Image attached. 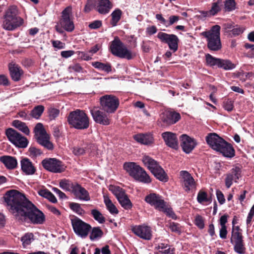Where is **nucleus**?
Segmentation results:
<instances>
[{
    "label": "nucleus",
    "mask_w": 254,
    "mask_h": 254,
    "mask_svg": "<svg viewBox=\"0 0 254 254\" xmlns=\"http://www.w3.org/2000/svg\"><path fill=\"white\" fill-rule=\"evenodd\" d=\"M180 119V114L174 111L165 110L160 115V120L163 123L162 126H169L175 124Z\"/></svg>",
    "instance_id": "nucleus-18"
},
{
    "label": "nucleus",
    "mask_w": 254,
    "mask_h": 254,
    "mask_svg": "<svg viewBox=\"0 0 254 254\" xmlns=\"http://www.w3.org/2000/svg\"><path fill=\"white\" fill-rule=\"evenodd\" d=\"M92 65L96 68L109 72L111 71V66L110 64H104L99 62L92 63Z\"/></svg>",
    "instance_id": "nucleus-38"
},
{
    "label": "nucleus",
    "mask_w": 254,
    "mask_h": 254,
    "mask_svg": "<svg viewBox=\"0 0 254 254\" xmlns=\"http://www.w3.org/2000/svg\"><path fill=\"white\" fill-rule=\"evenodd\" d=\"M123 167L126 172L134 180L143 183L151 182V179L146 172L136 163L126 162Z\"/></svg>",
    "instance_id": "nucleus-4"
},
{
    "label": "nucleus",
    "mask_w": 254,
    "mask_h": 254,
    "mask_svg": "<svg viewBox=\"0 0 254 254\" xmlns=\"http://www.w3.org/2000/svg\"><path fill=\"white\" fill-rule=\"evenodd\" d=\"M52 43L54 48H58L59 49L64 48L65 46V44L64 43L58 40L52 41Z\"/></svg>",
    "instance_id": "nucleus-58"
},
{
    "label": "nucleus",
    "mask_w": 254,
    "mask_h": 254,
    "mask_svg": "<svg viewBox=\"0 0 254 254\" xmlns=\"http://www.w3.org/2000/svg\"><path fill=\"white\" fill-rule=\"evenodd\" d=\"M227 231L226 226H221L219 235L221 238L225 239L227 236Z\"/></svg>",
    "instance_id": "nucleus-62"
},
{
    "label": "nucleus",
    "mask_w": 254,
    "mask_h": 254,
    "mask_svg": "<svg viewBox=\"0 0 254 254\" xmlns=\"http://www.w3.org/2000/svg\"><path fill=\"white\" fill-rule=\"evenodd\" d=\"M77 183H73L71 181L66 179H62L60 181L59 185L63 190L65 191H73Z\"/></svg>",
    "instance_id": "nucleus-31"
},
{
    "label": "nucleus",
    "mask_w": 254,
    "mask_h": 254,
    "mask_svg": "<svg viewBox=\"0 0 254 254\" xmlns=\"http://www.w3.org/2000/svg\"><path fill=\"white\" fill-rule=\"evenodd\" d=\"M8 140L16 146L20 148H26L28 141L26 137L12 128L6 129L5 132Z\"/></svg>",
    "instance_id": "nucleus-13"
},
{
    "label": "nucleus",
    "mask_w": 254,
    "mask_h": 254,
    "mask_svg": "<svg viewBox=\"0 0 254 254\" xmlns=\"http://www.w3.org/2000/svg\"><path fill=\"white\" fill-rule=\"evenodd\" d=\"M103 235L102 231L99 227H94L92 229L90 235V239L94 241L102 237Z\"/></svg>",
    "instance_id": "nucleus-43"
},
{
    "label": "nucleus",
    "mask_w": 254,
    "mask_h": 254,
    "mask_svg": "<svg viewBox=\"0 0 254 254\" xmlns=\"http://www.w3.org/2000/svg\"><path fill=\"white\" fill-rule=\"evenodd\" d=\"M70 208L79 215H83L85 214V211L81 208L80 204L71 202L69 204Z\"/></svg>",
    "instance_id": "nucleus-42"
},
{
    "label": "nucleus",
    "mask_w": 254,
    "mask_h": 254,
    "mask_svg": "<svg viewBox=\"0 0 254 254\" xmlns=\"http://www.w3.org/2000/svg\"><path fill=\"white\" fill-rule=\"evenodd\" d=\"M240 79L242 80L247 79H252L254 77V74L253 72H243L239 75Z\"/></svg>",
    "instance_id": "nucleus-54"
},
{
    "label": "nucleus",
    "mask_w": 254,
    "mask_h": 254,
    "mask_svg": "<svg viewBox=\"0 0 254 254\" xmlns=\"http://www.w3.org/2000/svg\"><path fill=\"white\" fill-rule=\"evenodd\" d=\"M42 164L44 168L52 173H60L65 169L64 165L56 158L45 159L42 161Z\"/></svg>",
    "instance_id": "nucleus-14"
},
{
    "label": "nucleus",
    "mask_w": 254,
    "mask_h": 254,
    "mask_svg": "<svg viewBox=\"0 0 254 254\" xmlns=\"http://www.w3.org/2000/svg\"><path fill=\"white\" fill-rule=\"evenodd\" d=\"M0 161L2 163L4 166L8 170L15 169L18 164L16 158L9 155L0 156Z\"/></svg>",
    "instance_id": "nucleus-27"
},
{
    "label": "nucleus",
    "mask_w": 254,
    "mask_h": 254,
    "mask_svg": "<svg viewBox=\"0 0 254 254\" xmlns=\"http://www.w3.org/2000/svg\"><path fill=\"white\" fill-rule=\"evenodd\" d=\"M220 1L219 0L212 3L211 8L208 12L210 15H214L220 10Z\"/></svg>",
    "instance_id": "nucleus-46"
},
{
    "label": "nucleus",
    "mask_w": 254,
    "mask_h": 254,
    "mask_svg": "<svg viewBox=\"0 0 254 254\" xmlns=\"http://www.w3.org/2000/svg\"><path fill=\"white\" fill-rule=\"evenodd\" d=\"M195 224L200 229H203L204 227V220L202 216L197 215L195 218Z\"/></svg>",
    "instance_id": "nucleus-51"
},
{
    "label": "nucleus",
    "mask_w": 254,
    "mask_h": 254,
    "mask_svg": "<svg viewBox=\"0 0 254 254\" xmlns=\"http://www.w3.org/2000/svg\"><path fill=\"white\" fill-rule=\"evenodd\" d=\"M231 242L233 244L243 242L242 239V235L240 232V229L238 226L233 228Z\"/></svg>",
    "instance_id": "nucleus-32"
},
{
    "label": "nucleus",
    "mask_w": 254,
    "mask_h": 254,
    "mask_svg": "<svg viewBox=\"0 0 254 254\" xmlns=\"http://www.w3.org/2000/svg\"><path fill=\"white\" fill-rule=\"evenodd\" d=\"M33 240V235L31 233H26L21 238V241L24 248H26L29 245Z\"/></svg>",
    "instance_id": "nucleus-40"
},
{
    "label": "nucleus",
    "mask_w": 254,
    "mask_h": 254,
    "mask_svg": "<svg viewBox=\"0 0 254 254\" xmlns=\"http://www.w3.org/2000/svg\"><path fill=\"white\" fill-rule=\"evenodd\" d=\"M132 232L139 238L149 240L152 238V231L150 227L145 225H137L132 227Z\"/></svg>",
    "instance_id": "nucleus-20"
},
{
    "label": "nucleus",
    "mask_w": 254,
    "mask_h": 254,
    "mask_svg": "<svg viewBox=\"0 0 254 254\" xmlns=\"http://www.w3.org/2000/svg\"><path fill=\"white\" fill-rule=\"evenodd\" d=\"M145 200L147 203L154 206L159 210L163 208V206H164L165 203V201L162 199L160 196L155 193H151L145 197Z\"/></svg>",
    "instance_id": "nucleus-23"
},
{
    "label": "nucleus",
    "mask_w": 254,
    "mask_h": 254,
    "mask_svg": "<svg viewBox=\"0 0 254 254\" xmlns=\"http://www.w3.org/2000/svg\"><path fill=\"white\" fill-rule=\"evenodd\" d=\"M167 226L169 228L171 231L173 232H175L177 234H180L181 232V227L180 225L178 223L170 222L167 225Z\"/></svg>",
    "instance_id": "nucleus-44"
},
{
    "label": "nucleus",
    "mask_w": 254,
    "mask_h": 254,
    "mask_svg": "<svg viewBox=\"0 0 254 254\" xmlns=\"http://www.w3.org/2000/svg\"><path fill=\"white\" fill-rule=\"evenodd\" d=\"M0 84L3 86H8L9 84L7 77L4 75H0Z\"/></svg>",
    "instance_id": "nucleus-60"
},
{
    "label": "nucleus",
    "mask_w": 254,
    "mask_h": 254,
    "mask_svg": "<svg viewBox=\"0 0 254 254\" xmlns=\"http://www.w3.org/2000/svg\"><path fill=\"white\" fill-rule=\"evenodd\" d=\"M110 190L116 196L123 207L126 209H129L132 207V203L123 189L119 187L112 186H110Z\"/></svg>",
    "instance_id": "nucleus-15"
},
{
    "label": "nucleus",
    "mask_w": 254,
    "mask_h": 254,
    "mask_svg": "<svg viewBox=\"0 0 254 254\" xmlns=\"http://www.w3.org/2000/svg\"><path fill=\"white\" fill-rule=\"evenodd\" d=\"M91 214L94 219L98 223L103 224L105 222V218L98 210L96 209L91 210Z\"/></svg>",
    "instance_id": "nucleus-39"
},
{
    "label": "nucleus",
    "mask_w": 254,
    "mask_h": 254,
    "mask_svg": "<svg viewBox=\"0 0 254 254\" xmlns=\"http://www.w3.org/2000/svg\"><path fill=\"white\" fill-rule=\"evenodd\" d=\"M216 196L218 199V201L221 204H223L225 202V199L224 196L220 190H216Z\"/></svg>",
    "instance_id": "nucleus-56"
},
{
    "label": "nucleus",
    "mask_w": 254,
    "mask_h": 254,
    "mask_svg": "<svg viewBox=\"0 0 254 254\" xmlns=\"http://www.w3.org/2000/svg\"><path fill=\"white\" fill-rule=\"evenodd\" d=\"M205 140L212 149L220 152L224 156L232 158L235 155V150L232 146L216 133H209Z\"/></svg>",
    "instance_id": "nucleus-2"
},
{
    "label": "nucleus",
    "mask_w": 254,
    "mask_h": 254,
    "mask_svg": "<svg viewBox=\"0 0 254 254\" xmlns=\"http://www.w3.org/2000/svg\"><path fill=\"white\" fill-rule=\"evenodd\" d=\"M72 193L80 200L89 201L90 199L88 192L78 184L74 187Z\"/></svg>",
    "instance_id": "nucleus-26"
},
{
    "label": "nucleus",
    "mask_w": 254,
    "mask_h": 254,
    "mask_svg": "<svg viewBox=\"0 0 254 254\" xmlns=\"http://www.w3.org/2000/svg\"><path fill=\"white\" fill-rule=\"evenodd\" d=\"M18 115L19 117L22 118L24 120H30V116L27 115V114L24 111H20Z\"/></svg>",
    "instance_id": "nucleus-64"
},
{
    "label": "nucleus",
    "mask_w": 254,
    "mask_h": 254,
    "mask_svg": "<svg viewBox=\"0 0 254 254\" xmlns=\"http://www.w3.org/2000/svg\"><path fill=\"white\" fill-rule=\"evenodd\" d=\"M205 59L207 65L210 66H214L215 65L218 66L220 59L215 58L209 54H207L205 55Z\"/></svg>",
    "instance_id": "nucleus-41"
},
{
    "label": "nucleus",
    "mask_w": 254,
    "mask_h": 254,
    "mask_svg": "<svg viewBox=\"0 0 254 254\" xmlns=\"http://www.w3.org/2000/svg\"><path fill=\"white\" fill-rule=\"evenodd\" d=\"M78 57L83 60L89 61L92 59V57L90 56L89 53H85L84 52H78Z\"/></svg>",
    "instance_id": "nucleus-55"
},
{
    "label": "nucleus",
    "mask_w": 254,
    "mask_h": 254,
    "mask_svg": "<svg viewBox=\"0 0 254 254\" xmlns=\"http://www.w3.org/2000/svg\"><path fill=\"white\" fill-rule=\"evenodd\" d=\"M241 169L239 167H235L232 169L231 172L226 175L225 180V185L228 189L233 184V182H237L241 177Z\"/></svg>",
    "instance_id": "nucleus-22"
},
{
    "label": "nucleus",
    "mask_w": 254,
    "mask_h": 254,
    "mask_svg": "<svg viewBox=\"0 0 254 254\" xmlns=\"http://www.w3.org/2000/svg\"><path fill=\"white\" fill-rule=\"evenodd\" d=\"M68 70L70 72H80L82 70V68L79 64H75L70 65L68 67Z\"/></svg>",
    "instance_id": "nucleus-53"
},
{
    "label": "nucleus",
    "mask_w": 254,
    "mask_h": 254,
    "mask_svg": "<svg viewBox=\"0 0 254 254\" xmlns=\"http://www.w3.org/2000/svg\"><path fill=\"white\" fill-rule=\"evenodd\" d=\"M142 161L157 179L165 182L168 181L167 174L156 160L149 156L144 155Z\"/></svg>",
    "instance_id": "nucleus-7"
},
{
    "label": "nucleus",
    "mask_w": 254,
    "mask_h": 254,
    "mask_svg": "<svg viewBox=\"0 0 254 254\" xmlns=\"http://www.w3.org/2000/svg\"><path fill=\"white\" fill-rule=\"evenodd\" d=\"M4 198L9 211L17 218H28L34 224H42L44 222V214L22 193L11 190L5 193Z\"/></svg>",
    "instance_id": "nucleus-1"
},
{
    "label": "nucleus",
    "mask_w": 254,
    "mask_h": 254,
    "mask_svg": "<svg viewBox=\"0 0 254 254\" xmlns=\"http://www.w3.org/2000/svg\"><path fill=\"white\" fill-rule=\"evenodd\" d=\"M133 138L137 142L145 145L152 143L154 140L152 134L150 133L137 134L134 135Z\"/></svg>",
    "instance_id": "nucleus-30"
},
{
    "label": "nucleus",
    "mask_w": 254,
    "mask_h": 254,
    "mask_svg": "<svg viewBox=\"0 0 254 254\" xmlns=\"http://www.w3.org/2000/svg\"><path fill=\"white\" fill-rule=\"evenodd\" d=\"M73 17L72 13V7L70 6L66 7L62 12L60 24L65 30L71 32L74 29Z\"/></svg>",
    "instance_id": "nucleus-12"
},
{
    "label": "nucleus",
    "mask_w": 254,
    "mask_h": 254,
    "mask_svg": "<svg viewBox=\"0 0 254 254\" xmlns=\"http://www.w3.org/2000/svg\"><path fill=\"white\" fill-rule=\"evenodd\" d=\"M157 37L161 42L167 44L169 49L173 52L177 51L179 39L176 35L160 32L157 34Z\"/></svg>",
    "instance_id": "nucleus-17"
},
{
    "label": "nucleus",
    "mask_w": 254,
    "mask_h": 254,
    "mask_svg": "<svg viewBox=\"0 0 254 254\" xmlns=\"http://www.w3.org/2000/svg\"><path fill=\"white\" fill-rule=\"evenodd\" d=\"M181 145L183 150L186 153H190L195 147L196 141L187 134H182L180 137Z\"/></svg>",
    "instance_id": "nucleus-21"
},
{
    "label": "nucleus",
    "mask_w": 254,
    "mask_h": 254,
    "mask_svg": "<svg viewBox=\"0 0 254 254\" xmlns=\"http://www.w3.org/2000/svg\"><path fill=\"white\" fill-rule=\"evenodd\" d=\"M72 226L75 233L82 238H85L91 231V226L80 219L75 217L71 219Z\"/></svg>",
    "instance_id": "nucleus-11"
},
{
    "label": "nucleus",
    "mask_w": 254,
    "mask_h": 254,
    "mask_svg": "<svg viewBox=\"0 0 254 254\" xmlns=\"http://www.w3.org/2000/svg\"><path fill=\"white\" fill-rule=\"evenodd\" d=\"M4 21L2 27L9 31H12L21 25L23 20L19 16V11L16 6H9L4 12Z\"/></svg>",
    "instance_id": "nucleus-3"
},
{
    "label": "nucleus",
    "mask_w": 254,
    "mask_h": 254,
    "mask_svg": "<svg viewBox=\"0 0 254 254\" xmlns=\"http://www.w3.org/2000/svg\"><path fill=\"white\" fill-rule=\"evenodd\" d=\"M162 136L167 146L173 149L178 147V141L176 134L171 132H165L162 134Z\"/></svg>",
    "instance_id": "nucleus-25"
},
{
    "label": "nucleus",
    "mask_w": 254,
    "mask_h": 254,
    "mask_svg": "<svg viewBox=\"0 0 254 254\" xmlns=\"http://www.w3.org/2000/svg\"><path fill=\"white\" fill-rule=\"evenodd\" d=\"M72 152L75 155H81L85 153V150L83 148L80 147H74L73 148Z\"/></svg>",
    "instance_id": "nucleus-57"
},
{
    "label": "nucleus",
    "mask_w": 254,
    "mask_h": 254,
    "mask_svg": "<svg viewBox=\"0 0 254 254\" xmlns=\"http://www.w3.org/2000/svg\"><path fill=\"white\" fill-rule=\"evenodd\" d=\"M197 200L200 203L208 201V199L206 192L203 191H199L197 194Z\"/></svg>",
    "instance_id": "nucleus-49"
},
{
    "label": "nucleus",
    "mask_w": 254,
    "mask_h": 254,
    "mask_svg": "<svg viewBox=\"0 0 254 254\" xmlns=\"http://www.w3.org/2000/svg\"><path fill=\"white\" fill-rule=\"evenodd\" d=\"M112 4L109 0H97L96 10L100 14H106L109 12Z\"/></svg>",
    "instance_id": "nucleus-28"
},
{
    "label": "nucleus",
    "mask_w": 254,
    "mask_h": 254,
    "mask_svg": "<svg viewBox=\"0 0 254 254\" xmlns=\"http://www.w3.org/2000/svg\"><path fill=\"white\" fill-rule=\"evenodd\" d=\"M236 8V2L235 0H227L225 2V8L226 10L231 11L234 10Z\"/></svg>",
    "instance_id": "nucleus-47"
},
{
    "label": "nucleus",
    "mask_w": 254,
    "mask_h": 254,
    "mask_svg": "<svg viewBox=\"0 0 254 254\" xmlns=\"http://www.w3.org/2000/svg\"><path fill=\"white\" fill-rule=\"evenodd\" d=\"M45 108L43 105H38L35 107L31 111L30 117L36 119H39L44 111Z\"/></svg>",
    "instance_id": "nucleus-36"
},
{
    "label": "nucleus",
    "mask_w": 254,
    "mask_h": 254,
    "mask_svg": "<svg viewBox=\"0 0 254 254\" xmlns=\"http://www.w3.org/2000/svg\"><path fill=\"white\" fill-rule=\"evenodd\" d=\"M8 67L12 79L15 81H19L23 74V71L20 67L17 64L13 63L9 64Z\"/></svg>",
    "instance_id": "nucleus-29"
},
{
    "label": "nucleus",
    "mask_w": 254,
    "mask_h": 254,
    "mask_svg": "<svg viewBox=\"0 0 254 254\" xmlns=\"http://www.w3.org/2000/svg\"><path fill=\"white\" fill-rule=\"evenodd\" d=\"M30 155L32 157H36L41 155L42 153L40 149L34 146H30L29 148Z\"/></svg>",
    "instance_id": "nucleus-50"
},
{
    "label": "nucleus",
    "mask_w": 254,
    "mask_h": 254,
    "mask_svg": "<svg viewBox=\"0 0 254 254\" xmlns=\"http://www.w3.org/2000/svg\"><path fill=\"white\" fill-rule=\"evenodd\" d=\"M201 35L206 38L208 48L213 51H218L222 48L220 40V26L215 25L210 30L203 32Z\"/></svg>",
    "instance_id": "nucleus-5"
},
{
    "label": "nucleus",
    "mask_w": 254,
    "mask_h": 254,
    "mask_svg": "<svg viewBox=\"0 0 254 254\" xmlns=\"http://www.w3.org/2000/svg\"><path fill=\"white\" fill-rule=\"evenodd\" d=\"M224 108L228 111H231L234 108L233 102L230 100H228L224 103Z\"/></svg>",
    "instance_id": "nucleus-59"
},
{
    "label": "nucleus",
    "mask_w": 254,
    "mask_h": 254,
    "mask_svg": "<svg viewBox=\"0 0 254 254\" xmlns=\"http://www.w3.org/2000/svg\"><path fill=\"white\" fill-rule=\"evenodd\" d=\"M119 104V99L114 95H105L100 98V106L107 113H114L118 108Z\"/></svg>",
    "instance_id": "nucleus-9"
},
{
    "label": "nucleus",
    "mask_w": 254,
    "mask_h": 254,
    "mask_svg": "<svg viewBox=\"0 0 254 254\" xmlns=\"http://www.w3.org/2000/svg\"><path fill=\"white\" fill-rule=\"evenodd\" d=\"M90 113L94 121L97 124L108 126L111 123L110 114L107 113L98 107H94L90 110Z\"/></svg>",
    "instance_id": "nucleus-16"
},
{
    "label": "nucleus",
    "mask_w": 254,
    "mask_h": 254,
    "mask_svg": "<svg viewBox=\"0 0 254 254\" xmlns=\"http://www.w3.org/2000/svg\"><path fill=\"white\" fill-rule=\"evenodd\" d=\"M35 136L39 144L48 150H53V144L50 140V136L47 133L41 123H38L34 128Z\"/></svg>",
    "instance_id": "nucleus-10"
},
{
    "label": "nucleus",
    "mask_w": 254,
    "mask_h": 254,
    "mask_svg": "<svg viewBox=\"0 0 254 254\" xmlns=\"http://www.w3.org/2000/svg\"><path fill=\"white\" fill-rule=\"evenodd\" d=\"M21 169L26 175H32L36 171V168L33 163L27 158H23L20 161Z\"/></svg>",
    "instance_id": "nucleus-24"
},
{
    "label": "nucleus",
    "mask_w": 254,
    "mask_h": 254,
    "mask_svg": "<svg viewBox=\"0 0 254 254\" xmlns=\"http://www.w3.org/2000/svg\"><path fill=\"white\" fill-rule=\"evenodd\" d=\"M218 67L223 68L225 70H230L235 67V65L229 60L220 59Z\"/></svg>",
    "instance_id": "nucleus-37"
},
{
    "label": "nucleus",
    "mask_w": 254,
    "mask_h": 254,
    "mask_svg": "<svg viewBox=\"0 0 254 254\" xmlns=\"http://www.w3.org/2000/svg\"><path fill=\"white\" fill-rule=\"evenodd\" d=\"M122 14V11L120 9H116L111 14L112 19L111 24L113 26L117 25V23L120 21Z\"/></svg>",
    "instance_id": "nucleus-35"
},
{
    "label": "nucleus",
    "mask_w": 254,
    "mask_h": 254,
    "mask_svg": "<svg viewBox=\"0 0 254 254\" xmlns=\"http://www.w3.org/2000/svg\"><path fill=\"white\" fill-rule=\"evenodd\" d=\"M180 174L183 186L186 191L196 188V183L190 173L187 171H181Z\"/></svg>",
    "instance_id": "nucleus-19"
},
{
    "label": "nucleus",
    "mask_w": 254,
    "mask_h": 254,
    "mask_svg": "<svg viewBox=\"0 0 254 254\" xmlns=\"http://www.w3.org/2000/svg\"><path fill=\"white\" fill-rule=\"evenodd\" d=\"M68 122L73 127L84 129L89 126V119L85 113L80 110L71 112L68 117Z\"/></svg>",
    "instance_id": "nucleus-6"
},
{
    "label": "nucleus",
    "mask_w": 254,
    "mask_h": 254,
    "mask_svg": "<svg viewBox=\"0 0 254 254\" xmlns=\"http://www.w3.org/2000/svg\"><path fill=\"white\" fill-rule=\"evenodd\" d=\"M12 126L26 135H28L30 133V130L26 124L21 121L14 120L12 122Z\"/></svg>",
    "instance_id": "nucleus-33"
},
{
    "label": "nucleus",
    "mask_w": 254,
    "mask_h": 254,
    "mask_svg": "<svg viewBox=\"0 0 254 254\" xmlns=\"http://www.w3.org/2000/svg\"><path fill=\"white\" fill-rule=\"evenodd\" d=\"M104 202L106 205V206L109 211L112 214H118L119 211L115 206V205L112 203L111 199L107 196H104Z\"/></svg>",
    "instance_id": "nucleus-34"
},
{
    "label": "nucleus",
    "mask_w": 254,
    "mask_h": 254,
    "mask_svg": "<svg viewBox=\"0 0 254 254\" xmlns=\"http://www.w3.org/2000/svg\"><path fill=\"white\" fill-rule=\"evenodd\" d=\"M102 25V22L100 20H96L91 23L89 25V27L91 29H95L99 28Z\"/></svg>",
    "instance_id": "nucleus-61"
},
{
    "label": "nucleus",
    "mask_w": 254,
    "mask_h": 254,
    "mask_svg": "<svg viewBox=\"0 0 254 254\" xmlns=\"http://www.w3.org/2000/svg\"><path fill=\"white\" fill-rule=\"evenodd\" d=\"M59 115V110L55 108L49 110V117L51 120H55Z\"/></svg>",
    "instance_id": "nucleus-52"
},
{
    "label": "nucleus",
    "mask_w": 254,
    "mask_h": 254,
    "mask_svg": "<svg viewBox=\"0 0 254 254\" xmlns=\"http://www.w3.org/2000/svg\"><path fill=\"white\" fill-rule=\"evenodd\" d=\"M235 251L240 254H244L246 252V248L244 247L243 242L234 243Z\"/></svg>",
    "instance_id": "nucleus-45"
},
{
    "label": "nucleus",
    "mask_w": 254,
    "mask_h": 254,
    "mask_svg": "<svg viewBox=\"0 0 254 254\" xmlns=\"http://www.w3.org/2000/svg\"><path fill=\"white\" fill-rule=\"evenodd\" d=\"M159 211L164 212L167 214V215L171 217L173 219H177V217L172 209L171 208L166 207L165 203L164 206H163V208L160 209Z\"/></svg>",
    "instance_id": "nucleus-48"
},
{
    "label": "nucleus",
    "mask_w": 254,
    "mask_h": 254,
    "mask_svg": "<svg viewBox=\"0 0 254 254\" xmlns=\"http://www.w3.org/2000/svg\"><path fill=\"white\" fill-rule=\"evenodd\" d=\"M111 53L115 56L127 60L132 59L135 54L128 50L126 46L118 38L116 37L110 46Z\"/></svg>",
    "instance_id": "nucleus-8"
},
{
    "label": "nucleus",
    "mask_w": 254,
    "mask_h": 254,
    "mask_svg": "<svg viewBox=\"0 0 254 254\" xmlns=\"http://www.w3.org/2000/svg\"><path fill=\"white\" fill-rule=\"evenodd\" d=\"M74 53V52L72 50L64 51L61 52V56L63 58H68L72 56Z\"/></svg>",
    "instance_id": "nucleus-63"
}]
</instances>
